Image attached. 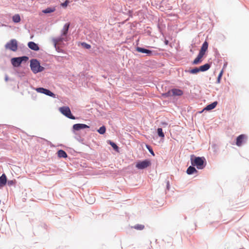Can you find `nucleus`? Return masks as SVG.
<instances>
[{
	"label": "nucleus",
	"instance_id": "obj_1",
	"mask_svg": "<svg viewBox=\"0 0 249 249\" xmlns=\"http://www.w3.org/2000/svg\"><path fill=\"white\" fill-rule=\"evenodd\" d=\"M205 159L204 157H195L194 155L191 156L192 165L196 166L198 169H202L205 167Z\"/></svg>",
	"mask_w": 249,
	"mask_h": 249
},
{
	"label": "nucleus",
	"instance_id": "obj_2",
	"mask_svg": "<svg viewBox=\"0 0 249 249\" xmlns=\"http://www.w3.org/2000/svg\"><path fill=\"white\" fill-rule=\"evenodd\" d=\"M30 67L34 73L42 71L44 69L43 67L40 66V63L36 59H32L30 61Z\"/></svg>",
	"mask_w": 249,
	"mask_h": 249
},
{
	"label": "nucleus",
	"instance_id": "obj_3",
	"mask_svg": "<svg viewBox=\"0 0 249 249\" xmlns=\"http://www.w3.org/2000/svg\"><path fill=\"white\" fill-rule=\"evenodd\" d=\"M60 112L67 117L71 119H75V117L71 114L70 108L68 107H61L59 109Z\"/></svg>",
	"mask_w": 249,
	"mask_h": 249
},
{
	"label": "nucleus",
	"instance_id": "obj_4",
	"mask_svg": "<svg viewBox=\"0 0 249 249\" xmlns=\"http://www.w3.org/2000/svg\"><path fill=\"white\" fill-rule=\"evenodd\" d=\"M5 47L6 49H9L13 52L16 51L18 49L17 41L16 39H11L6 43Z\"/></svg>",
	"mask_w": 249,
	"mask_h": 249
},
{
	"label": "nucleus",
	"instance_id": "obj_5",
	"mask_svg": "<svg viewBox=\"0 0 249 249\" xmlns=\"http://www.w3.org/2000/svg\"><path fill=\"white\" fill-rule=\"evenodd\" d=\"M183 91L177 89H173L166 93L164 95L166 96H181L183 94Z\"/></svg>",
	"mask_w": 249,
	"mask_h": 249
},
{
	"label": "nucleus",
	"instance_id": "obj_6",
	"mask_svg": "<svg viewBox=\"0 0 249 249\" xmlns=\"http://www.w3.org/2000/svg\"><path fill=\"white\" fill-rule=\"evenodd\" d=\"M151 162L149 160H145L137 162L136 167L139 169H143L151 165Z\"/></svg>",
	"mask_w": 249,
	"mask_h": 249
},
{
	"label": "nucleus",
	"instance_id": "obj_7",
	"mask_svg": "<svg viewBox=\"0 0 249 249\" xmlns=\"http://www.w3.org/2000/svg\"><path fill=\"white\" fill-rule=\"evenodd\" d=\"M27 59H28V57L26 56L13 58L11 59V63L14 67H18L23 60Z\"/></svg>",
	"mask_w": 249,
	"mask_h": 249
},
{
	"label": "nucleus",
	"instance_id": "obj_8",
	"mask_svg": "<svg viewBox=\"0 0 249 249\" xmlns=\"http://www.w3.org/2000/svg\"><path fill=\"white\" fill-rule=\"evenodd\" d=\"M247 139V137L245 134L240 135L237 137L236 141V144L238 146H241L242 143H245Z\"/></svg>",
	"mask_w": 249,
	"mask_h": 249
},
{
	"label": "nucleus",
	"instance_id": "obj_9",
	"mask_svg": "<svg viewBox=\"0 0 249 249\" xmlns=\"http://www.w3.org/2000/svg\"><path fill=\"white\" fill-rule=\"evenodd\" d=\"M36 91L38 92L44 93L51 97H53L54 95V94L50 90L43 88H37L36 89Z\"/></svg>",
	"mask_w": 249,
	"mask_h": 249
},
{
	"label": "nucleus",
	"instance_id": "obj_10",
	"mask_svg": "<svg viewBox=\"0 0 249 249\" xmlns=\"http://www.w3.org/2000/svg\"><path fill=\"white\" fill-rule=\"evenodd\" d=\"M64 40L66 41V40L64 37H63V36L57 38H53L52 39V42L53 43L54 47H56V46H59L61 45V44Z\"/></svg>",
	"mask_w": 249,
	"mask_h": 249
},
{
	"label": "nucleus",
	"instance_id": "obj_11",
	"mask_svg": "<svg viewBox=\"0 0 249 249\" xmlns=\"http://www.w3.org/2000/svg\"><path fill=\"white\" fill-rule=\"evenodd\" d=\"M89 126L85 124H75L73 125V129L75 130H79L80 129L86 128H89Z\"/></svg>",
	"mask_w": 249,
	"mask_h": 249
},
{
	"label": "nucleus",
	"instance_id": "obj_12",
	"mask_svg": "<svg viewBox=\"0 0 249 249\" xmlns=\"http://www.w3.org/2000/svg\"><path fill=\"white\" fill-rule=\"evenodd\" d=\"M208 43L206 41H205L203 43L199 53L204 55L205 52H206V51L208 49Z\"/></svg>",
	"mask_w": 249,
	"mask_h": 249
},
{
	"label": "nucleus",
	"instance_id": "obj_13",
	"mask_svg": "<svg viewBox=\"0 0 249 249\" xmlns=\"http://www.w3.org/2000/svg\"><path fill=\"white\" fill-rule=\"evenodd\" d=\"M136 51L138 52L146 53L148 55H151L152 54V52L151 51L141 47H137L136 48Z\"/></svg>",
	"mask_w": 249,
	"mask_h": 249
},
{
	"label": "nucleus",
	"instance_id": "obj_14",
	"mask_svg": "<svg viewBox=\"0 0 249 249\" xmlns=\"http://www.w3.org/2000/svg\"><path fill=\"white\" fill-rule=\"evenodd\" d=\"M203 56L204 55L199 53L197 56L193 61L192 64L193 65H197L200 63L202 61V59Z\"/></svg>",
	"mask_w": 249,
	"mask_h": 249
},
{
	"label": "nucleus",
	"instance_id": "obj_15",
	"mask_svg": "<svg viewBox=\"0 0 249 249\" xmlns=\"http://www.w3.org/2000/svg\"><path fill=\"white\" fill-rule=\"evenodd\" d=\"M28 46L29 48L34 51H38L39 49L38 45L32 41L29 42L28 44Z\"/></svg>",
	"mask_w": 249,
	"mask_h": 249
},
{
	"label": "nucleus",
	"instance_id": "obj_16",
	"mask_svg": "<svg viewBox=\"0 0 249 249\" xmlns=\"http://www.w3.org/2000/svg\"><path fill=\"white\" fill-rule=\"evenodd\" d=\"M7 182V178L5 174L0 177V188L4 186Z\"/></svg>",
	"mask_w": 249,
	"mask_h": 249
},
{
	"label": "nucleus",
	"instance_id": "obj_17",
	"mask_svg": "<svg viewBox=\"0 0 249 249\" xmlns=\"http://www.w3.org/2000/svg\"><path fill=\"white\" fill-rule=\"evenodd\" d=\"M70 24V23H66L62 30V36H66L68 33Z\"/></svg>",
	"mask_w": 249,
	"mask_h": 249
},
{
	"label": "nucleus",
	"instance_id": "obj_18",
	"mask_svg": "<svg viewBox=\"0 0 249 249\" xmlns=\"http://www.w3.org/2000/svg\"><path fill=\"white\" fill-rule=\"evenodd\" d=\"M211 67L210 64L207 63L199 67L200 71H205L208 70Z\"/></svg>",
	"mask_w": 249,
	"mask_h": 249
},
{
	"label": "nucleus",
	"instance_id": "obj_19",
	"mask_svg": "<svg viewBox=\"0 0 249 249\" xmlns=\"http://www.w3.org/2000/svg\"><path fill=\"white\" fill-rule=\"evenodd\" d=\"M217 104L216 101L213 102V103L208 105L205 108L204 110H210L215 108Z\"/></svg>",
	"mask_w": 249,
	"mask_h": 249
},
{
	"label": "nucleus",
	"instance_id": "obj_20",
	"mask_svg": "<svg viewBox=\"0 0 249 249\" xmlns=\"http://www.w3.org/2000/svg\"><path fill=\"white\" fill-rule=\"evenodd\" d=\"M197 171L196 168L193 166H189L187 170V173L189 175H191L194 173H196Z\"/></svg>",
	"mask_w": 249,
	"mask_h": 249
},
{
	"label": "nucleus",
	"instance_id": "obj_21",
	"mask_svg": "<svg viewBox=\"0 0 249 249\" xmlns=\"http://www.w3.org/2000/svg\"><path fill=\"white\" fill-rule=\"evenodd\" d=\"M58 157L59 158H66L67 157V153L63 150H59L57 152Z\"/></svg>",
	"mask_w": 249,
	"mask_h": 249
},
{
	"label": "nucleus",
	"instance_id": "obj_22",
	"mask_svg": "<svg viewBox=\"0 0 249 249\" xmlns=\"http://www.w3.org/2000/svg\"><path fill=\"white\" fill-rule=\"evenodd\" d=\"M55 10L54 7H48L46 9L42 11V12L45 14L51 13L53 12Z\"/></svg>",
	"mask_w": 249,
	"mask_h": 249
},
{
	"label": "nucleus",
	"instance_id": "obj_23",
	"mask_svg": "<svg viewBox=\"0 0 249 249\" xmlns=\"http://www.w3.org/2000/svg\"><path fill=\"white\" fill-rule=\"evenodd\" d=\"M12 19L14 22L18 23L20 21V17L18 14H16L13 16Z\"/></svg>",
	"mask_w": 249,
	"mask_h": 249
},
{
	"label": "nucleus",
	"instance_id": "obj_24",
	"mask_svg": "<svg viewBox=\"0 0 249 249\" xmlns=\"http://www.w3.org/2000/svg\"><path fill=\"white\" fill-rule=\"evenodd\" d=\"M157 132L158 135L161 137L163 138L164 137V134L162 131V129L161 128H158L157 129Z\"/></svg>",
	"mask_w": 249,
	"mask_h": 249
},
{
	"label": "nucleus",
	"instance_id": "obj_25",
	"mask_svg": "<svg viewBox=\"0 0 249 249\" xmlns=\"http://www.w3.org/2000/svg\"><path fill=\"white\" fill-rule=\"evenodd\" d=\"M133 228L137 230H142L144 228V226L142 224H137L135 225Z\"/></svg>",
	"mask_w": 249,
	"mask_h": 249
},
{
	"label": "nucleus",
	"instance_id": "obj_26",
	"mask_svg": "<svg viewBox=\"0 0 249 249\" xmlns=\"http://www.w3.org/2000/svg\"><path fill=\"white\" fill-rule=\"evenodd\" d=\"M200 71L199 68H195L190 70L189 72L192 74H196Z\"/></svg>",
	"mask_w": 249,
	"mask_h": 249
},
{
	"label": "nucleus",
	"instance_id": "obj_27",
	"mask_svg": "<svg viewBox=\"0 0 249 249\" xmlns=\"http://www.w3.org/2000/svg\"><path fill=\"white\" fill-rule=\"evenodd\" d=\"M106 128L105 126H101L98 130V132L101 134H104L105 133Z\"/></svg>",
	"mask_w": 249,
	"mask_h": 249
},
{
	"label": "nucleus",
	"instance_id": "obj_28",
	"mask_svg": "<svg viewBox=\"0 0 249 249\" xmlns=\"http://www.w3.org/2000/svg\"><path fill=\"white\" fill-rule=\"evenodd\" d=\"M16 183V181L15 179L14 180H8L7 182V184L9 186H11L13 185H14Z\"/></svg>",
	"mask_w": 249,
	"mask_h": 249
},
{
	"label": "nucleus",
	"instance_id": "obj_29",
	"mask_svg": "<svg viewBox=\"0 0 249 249\" xmlns=\"http://www.w3.org/2000/svg\"><path fill=\"white\" fill-rule=\"evenodd\" d=\"M223 70H222L219 73V75H218V76L217 77V83H220V80H221V78L222 77V76L223 75Z\"/></svg>",
	"mask_w": 249,
	"mask_h": 249
},
{
	"label": "nucleus",
	"instance_id": "obj_30",
	"mask_svg": "<svg viewBox=\"0 0 249 249\" xmlns=\"http://www.w3.org/2000/svg\"><path fill=\"white\" fill-rule=\"evenodd\" d=\"M146 148L148 149V150H149V152L153 155V156H155V154H154V153L152 150V149L151 148V147L149 146V145H146Z\"/></svg>",
	"mask_w": 249,
	"mask_h": 249
},
{
	"label": "nucleus",
	"instance_id": "obj_31",
	"mask_svg": "<svg viewBox=\"0 0 249 249\" xmlns=\"http://www.w3.org/2000/svg\"><path fill=\"white\" fill-rule=\"evenodd\" d=\"M82 45L85 48L87 49H89L91 48V46L89 44H88L86 43H82Z\"/></svg>",
	"mask_w": 249,
	"mask_h": 249
},
{
	"label": "nucleus",
	"instance_id": "obj_32",
	"mask_svg": "<svg viewBox=\"0 0 249 249\" xmlns=\"http://www.w3.org/2000/svg\"><path fill=\"white\" fill-rule=\"evenodd\" d=\"M110 144L112 146V147L114 149H118V146L114 142H110Z\"/></svg>",
	"mask_w": 249,
	"mask_h": 249
},
{
	"label": "nucleus",
	"instance_id": "obj_33",
	"mask_svg": "<svg viewBox=\"0 0 249 249\" xmlns=\"http://www.w3.org/2000/svg\"><path fill=\"white\" fill-rule=\"evenodd\" d=\"M54 48H55L56 51L58 52H63V50L61 49V48H60L58 46H56V47H54Z\"/></svg>",
	"mask_w": 249,
	"mask_h": 249
},
{
	"label": "nucleus",
	"instance_id": "obj_34",
	"mask_svg": "<svg viewBox=\"0 0 249 249\" xmlns=\"http://www.w3.org/2000/svg\"><path fill=\"white\" fill-rule=\"evenodd\" d=\"M69 1L68 0H66L64 3H62L61 4V5L63 6V7H66L68 3H69Z\"/></svg>",
	"mask_w": 249,
	"mask_h": 249
},
{
	"label": "nucleus",
	"instance_id": "obj_35",
	"mask_svg": "<svg viewBox=\"0 0 249 249\" xmlns=\"http://www.w3.org/2000/svg\"><path fill=\"white\" fill-rule=\"evenodd\" d=\"M87 201L89 202V203H92L93 201H91L90 202H89L87 200V198H86Z\"/></svg>",
	"mask_w": 249,
	"mask_h": 249
},
{
	"label": "nucleus",
	"instance_id": "obj_36",
	"mask_svg": "<svg viewBox=\"0 0 249 249\" xmlns=\"http://www.w3.org/2000/svg\"><path fill=\"white\" fill-rule=\"evenodd\" d=\"M5 80H6V81H7V80H8V78L6 77V78H5Z\"/></svg>",
	"mask_w": 249,
	"mask_h": 249
}]
</instances>
